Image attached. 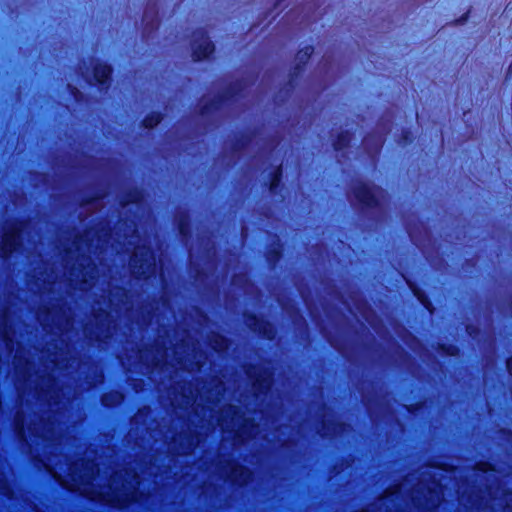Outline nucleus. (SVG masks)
<instances>
[{
  "label": "nucleus",
  "instance_id": "nucleus-1",
  "mask_svg": "<svg viewBox=\"0 0 512 512\" xmlns=\"http://www.w3.org/2000/svg\"><path fill=\"white\" fill-rule=\"evenodd\" d=\"M19 228L12 226L5 230L0 243V253L7 255L12 252L18 243Z\"/></svg>",
  "mask_w": 512,
  "mask_h": 512
},
{
  "label": "nucleus",
  "instance_id": "nucleus-2",
  "mask_svg": "<svg viewBox=\"0 0 512 512\" xmlns=\"http://www.w3.org/2000/svg\"><path fill=\"white\" fill-rule=\"evenodd\" d=\"M213 52V45L207 39H204L201 44H199L194 50V56L196 59L200 60L202 58L207 57L209 54Z\"/></svg>",
  "mask_w": 512,
  "mask_h": 512
},
{
  "label": "nucleus",
  "instance_id": "nucleus-3",
  "mask_svg": "<svg viewBox=\"0 0 512 512\" xmlns=\"http://www.w3.org/2000/svg\"><path fill=\"white\" fill-rule=\"evenodd\" d=\"M93 498H99L105 502H109L115 505H123L128 499H122L120 495H110V494H99V495H93Z\"/></svg>",
  "mask_w": 512,
  "mask_h": 512
},
{
  "label": "nucleus",
  "instance_id": "nucleus-4",
  "mask_svg": "<svg viewBox=\"0 0 512 512\" xmlns=\"http://www.w3.org/2000/svg\"><path fill=\"white\" fill-rule=\"evenodd\" d=\"M110 75V68L106 65H99L95 68V79L99 83H103Z\"/></svg>",
  "mask_w": 512,
  "mask_h": 512
},
{
  "label": "nucleus",
  "instance_id": "nucleus-5",
  "mask_svg": "<svg viewBox=\"0 0 512 512\" xmlns=\"http://www.w3.org/2000/svg\"><path fill=\"white\" fill-rule=\"evenodd\" d=\"M370 189L367 186H361L356 191V197L359 201L370 204Z\"/></svg>",
  "mask_w": 512,
  "mask_h": 512
},
{
  "label": "nucleus",
  "instance_id": "nucleus-6",
  "mask_svg": "<svg viewBox=\"0 0 512 512\" xmlns=\"http://www.w3.org/2000/svg\"><path fill=\"white\" fill-rule=\"evenodd\" d=\"M231 477L237 482H244L247 479V471L242 467H236Z\"/></svg>",
  "mask_w": 512,
  "mask_h": 512
},
{
  "label": "nucleus",
  "instance_id": "nucleus-7",
  "mask_svg": "<svg viewBox=\"0 0 512 512\" xmlns=\"http://www.w3.org/2000/svg\"><path fill=\"white\" fill-rule=\"evenodd\" d=\"M160 121V116L158 114H153L147 117L144 121L146 127H153Z\"/></svg>",
  "mask_w": 512,
  "mask_h": 512
},
{
  "label": "nucleus",
  "instance_id": "nucleus-8",
  "mask_svg": "<svg viewBox=\"0 0 512 512\" xmlns=\"http://www.w3.org/2000/svg\"><path fill=\"white\" fill-rule=\"evenodd\" d=\"M507 368L509 372L512 374V357L507 361Z\"/></svg>",
  "mask_w": 512,
  "mask_h": 512
},
{
  "label": "nucleus",
  "instance_id": "nucleus-9",
  "mask_svg": "<svg viewBox=\"0 0 512 512\" xmlns=\"http://www.w3.org/2000/svg\"><path fill=\"white\" fill-rule=\"evenodd\" d=\"M419 299H420V302L425 303V302H424V300H423V299H421L420 297H419ZM424 305L429 309V306H428L427 304H424Z\"/></svg>",
  "mask_w": 512,
  "mask_h": 512
}]
</instances>
